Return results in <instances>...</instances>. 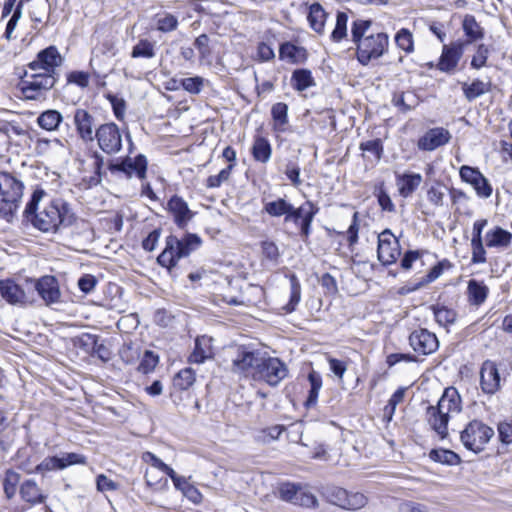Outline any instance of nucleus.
I'll return each instance as SVG.
<instances>
[{
	"mask_svg": "<svg viewBox=\"0 0 512 512\" xmlns=\"http://www.w3.org/2000/svg\"><path fill=\"white\" fill-rule=\"evenodd\" d=\"M45 192L36 189L25 208L26 218L33 226L43 232H56L60 226H70L75 221L74 213L63 200H53L42 210L38 211V204Z\"/></svg>",
	"mask_w": 512,
	"mask_h": 512,
	"instance_id": "obj_1",
	"label": "nucleus"
},
{
	"mask_svg": "<svg viewBox=\"0 0 512 512\" xmlns=\"http://www.w3.org/2000/svg\"><path fill=\"white\" fill-rule=\"evenodd\" d=\"M460 411V396L455 389L449 388L445 390L436 406L427 408V421L430 427L443 439L448 434L449 418Z\"/></svg>",
	"mask_w": 512,
	"mask_h": 512,
	"instance_id": "obj_2",
	"label": "nucleus"
},
{
	"mask_svg": "<svg viewBox=\"0 0 512 512\" xmlns=\"http://www.w3.org/2000/svg\"><path fill=\"white\" fill-rule=\"evenodd\" d=\"M200 245L201 239L195 234H189L183 240L169 236L166 239V247L158 256L157 261L161 266L171 269L179 259L187 257Z\"/></svg>",
	"mask_w": 512,
	"mask_h": 512,
	"instance_id": "obj_3",
	"label": "nucleus"
},
{
	"mask_svg": "<svg viewBox=\"0 0 512 512\" xmlns=\"http://www.w3.org/2000/svg\"><path fill=\"white\" fill-rule=\"evenodd\" d=\"M57 77L42 72L26 71L19 87L27 100L45 99L47 93L55 86Z\"/></svg>",
	"mask_w": 512,
	"mask_h": 512,
	"instance_id": "obj_4",
	"label": "nucleus"
},
{
	"mask_svg": "<svg viewBox=\"0 0 512 512\" xmlns=\"http://www.w3.org/2000/svg\"><path fill=\"white\" fill-rule=\"evenodd\" d=\"M231 357V370L234 373L251 376L257 370L261 357L263 355L259 350L252 349L249 346H233L229 350Z\"/></svg>",
	"mask_w": 512,
	"mask_h": 512,
	"instance_id": "obj_5",
	"label": "nucleus"
},
{
	"mask_svg": "<svg viewBox=\"0 0 512 512\" xmlns=\"http://www.w3.org/2000/svg\"><path fill=\"white\" fill-rule=\"evenodd\" d=\"M23 183L13 175L0 173V210L11 214L23 196Z\"/></svg>",
	"mask_w": 512,
	"mask_h": 512,
	"instance_id": "obj_6",
	"label": "nucleus"
},
{
	"mask_svg": "<svg viewBox=\"0 0 512 512\" xmlns=\"http://www.w3.org/2000/svg\"><path fill=\"white\" fill-rule=\"evenodd\" d=\"M493 435L494 431L491 427L482 421L472 420L461 432L460 439L468 450L479 453L484 450Z\"/></svg>",
	"mask_w": 512,
	"mask_h": 512,
	"instance_id": "obj_7",
	"label": "nucleus"
},
{
	"mask_svg": "<svg viewBox=\"0 0 512 512\" xmlns=\"http://www.w3.org/2000/svg\"><path fill=\"white\" fill-rule=\"evenodd\" d=\"M288 374V368L277 357H271L263 353L257 370L253 372V379L264 381L270 386L278 385Z\"/></svg>",
	"mask_w": 512,
	"mask_h": 512,
	"instance_id": "obj_8",
	"label": "nucleus"
},
{
	"mask_svg": "<svg viewBox=\"0 0 512 512\" xmlns=\"http://www.w3.org/2000/svg\"><path fill=\"white\" fill-rule=\"evenodd\" d=\"M99 149L107 155H115L122 150L123 134L113 122L103 123L95 129V139Z\"/></svg>",
	"mask_w": 512,
	"mask_h": 512,
	"instance_id": "obj_9",
	"label": "nucleus"
},
{
	"mask_svg": "<svg viewBox=\"0 0 512 512\" xmlns=\"http://www.w3.org/2000/svg\"><path fill=\"white\" fill-rule=\"evenodd\" d=\"M0 295L11 305L25 306L34 302L33 287L26 280L24 284H18L11 279L0 281Z\"/></svg>",
	"mask_w": 512,
	"mask_h": 512,
	"instance_id": "obj_10",
	"label": "nucleus"
},
{
	"mask_svg": "<svg viewBox=\"0 0 512 512\" xmlns=\"http://www.w3.org/2000/svg\"><path fill=\"white\" fill-rule=\"evenodd\" d=\"M389 39L385 33L368 35L357 44V59L363 65H367L372 59H377L388 48Z\"/></svg>",
	"mask_w": 512,
	"mask_h": 512,
	"instance_id": "obj_11",
	"label": "nucleus"
},
{
	"mask_svg": "<svg viewBox=\"0 0 512 512\" xmlns=\"http://www.w3.org/2000/svg\"><path fill=\"white\" fill-rule=\"evenodd\" d=\"M279 497L286 502L305 508L316 507L318 504L316 496L311 490L302 484L291 482L282 483L278 488Z\"/></svg>",
	"mask_w": 512,
	"mask_h": 512,
	"instance_id": "obj_12",
	"label": "nucleus"
},
{
	"mask_svg": "<svg viewBox=\"0 0 512 512\" xmlns=\"http://www.w3.org/2000/svg\"><path fill=\"white\" fill-rule=\"evenodd\" d=\"M147 159L139 154L136 157H125L120 161H111L108 169L113 175H124L126 178L136 176L140 180L145 179L147 171Z\"/></svg>",
	"mask_w": 512,
	"mask_h": 512,
	"instance_id": "obj_13",
	"label": "nucleus"
},
{
	"mask_svg": "<svg viewBox=\"0 0 512 512\" xmlns=\"http://www.w3.org/2000/svg\"><path fill=\"white\" fill-rule=\"evenodd\" d=\"M63 57L55 46H49L38 52L36 58L27 67L29 71L42 72L57 77V69L62 65Z\"/></svg>",
	"mask_w": 512,
	"mask_h": 512,
	"instance_id": "obj_14",
	"label": "nucleus"
},
{
	"mask_svg": "<svg viewBox=\"0 0 512 512\" xmlns=\"http://www.w3.org/2000/svg\"><path fill=\"white\" fill-rule=\"evenodd\" d=\"M319 208L311 201H306L298 208L291 204V211L287 213L285 222L293 221L300 226L303 241H307L311 233V224Z\"/></svg>",
	"mask_w": 512,
	"mask_h": 512,
	"instance_id": "obj_15",
	"label": "nucleus"
},
{
	"mask_svg": "<svg viewBox=\"0 0 512 512\" xmlns=\"http://www.w3.org/2000/svg\"><path fill=\"white\" fill-rule=\"evenodd\" d=\"M377 254L383 265L395 263L400 256L399 241L390 230H384L379 234Z\"/></svg>",
	"mask_w": 512,
	"mask_h": 512,
	"instance_id": "obj_16",
	"label": "nucleus"
},
{
	"mask_svg": "<svg viewBox=\"0 0 512 512\" xmlns=\"http://www.w3.org/2000/svg\"><path fill=\"white\" fill-rule=\"evenodd\" d=\"M328 497L333 504L348 510L361 509L368 501L364 494L359 492H348L340 487L332 488L328 492Z\"/></svg>",
	"mask_w": 512,
	"mask_h": 512,
	"instance_id": "obj_17",
	"label": "nucleus"
},
{
	"mask_svg": "<svg viewBox=\"0 0 512 512\" xmlns=\"http://www.w3.org/2000/svg\"><path fill=\"white\" fill-rule=\"evenodd\" d=\"M29 283L33 287V292L37 291L46 305L60 302L61 291L58 280L54 276L45 275L37 280H29Z\"/></svg>",
	"mask_w": 512,
	"mask_h": 512,
	"instance_id": "obj_18",
	"label": "nucleus"
},
{
	"mask_svg": "<svg viewBox=\"0 0 512 512\" xmlns=\"http://www.w3.org/2000/svg\"><path fill=\"white\" fill-rule=\"evenodd\" d=\"M462 181L470 184L478 197L489 198L492 195V186L488 179L477 169L463 165L459 170Z\"/></svg>",
	"mask_w": 512,
	"mask_h": 512,
	"instance_id": "obj_19",
	"label": "nucleus"
},
{
	"mask_svg": "<svg viewBox=\"0 0 512 512\" xmlns=\"http://www.w3.org/2000/svg\"><path fill=\"white\" fill-rule=\"evenodd\" d=\"M73 124L77 135L84 143H91L95 139V118L86 109L77 108L73 116Z\"/></svg>",
	"mask_w": 512,
	"mask_h": 512,
	"instance_id": "obj_20",
	"label": "nucleus"
},
{
	"mask_svg": "<svg viewBox=\"0 0 512 512\" xmlns=\"http://www.w3.org/2000/svg\"><path fill=\"white\" fill-rule=\"evenodd\" d=\"M409 343L415 352L422 355L432 354L439 347L436 335L427 329L413 331L409 336Z\"/></svg>",
	"mask_w": 512,
	"mask_h": 512,
	"instance_id": "obj_21",
	"label": "nucleus"
},
{
	"mask_svg": "<svg viewBox=\"0 0 512 512\" xmlns=\"http://www.w3.org/2000/svg\"><path fill=\"white\" fill-rule=\"evenodd\" d=\"M500 375L496 363L485 360L480 369V386L484 393L495 394L500 389Z\"/></svg>",
	"mask_w": 512,
	"mask_h": 512,
	"instance_id": "obj_22",
	"label": "nucleus"
},
{
	"mask_svg": "<svg viewBox=\"0 0 512 512\" xmlns=\"http://www.w3.org/2000/svg\"><path fill=\"white\" fill-rule=\"evenodd\" d=\"M167 210L179 228H185L194 217V212L190 210L187 202L177 195L170 198Z\"/></svg>",
	"mask_w": 512,
	"mask_h": 512,
	"instance_id": "obj_23",
	"label": "nucleus"
},
{
	"mask_svg": "<svg viewBox=\"0 0 512 512\" xmlns=\"http://www.w3.org/2000/svg\"><path fill=\"white\" fill-rule=\"evenodd\" d=\"M451 139L450 132L442 127L429 129L418 140L417 146L423 151H433L447 144Z\"/></svg>",
	"mask_w": 512,
	"mask_h": 512,
	"instance_id": "obj_24",
	"label": "nucleus"
},
{
	"mask_svg": "<svg viewBox=\"0 0 512 512\" xmlns=\"http://www.w3.org/2000/svg\"><path fill=\"white\" fill-rule=\"evenodd\" d=\"M463 55V45L461 43H453L444 45L437 68L445 73L453 72Z\"/></svg>",
	"mask_w": 512,
	"mask_h": 512,
	"instance_id": "obj_25",
	"label": "nucleus"
},
{
	"mask_svg": "<svg viewBox=\"0 0 512 512\" xmlns=\"http://www.w3.org/2000/svg\"><path fill=\"white\" fill-rule=\"evenodd\" d=\"M488 224L486 219H480L474 222L472 229V263L480 264L486 262V251L484 248V239L482 238V232L485 226Z\"/></svg>",
	"mask_w": 512,
	"mask_h": 512,
	"instance_id": "obj_26",
	"label": "nucleus"
},
{
	"mask_svg": "<svg viewBox=\"0 0 512 512\" xmlns=\"http://www.w3.org/2000/svg\"><path fill=\"white\" fill-rule=\"evenodd\" d=\"M511 240L512 234L497 226L485 234L483 244L485 243L488 248L506 249L510 246Z\"/></svg>",
	"mask_w": 512,
	"mask_h": 512,
	"instance_id": "obj_27",
	"label": "nucleus"
},
{
	"mask_svg": "<svg viewBox=\"0 0 512 512\" xmlns=\"http://www.w3.org/2000/svg\"><path fill=\"white\" fill-rule=\"evenodd\" d=\"M422 176L419 173H403L397 175L396 184L399 194L407 198L411 196L422 183Z\"/></svg>",
	"mask_w": 512,
	"mask_h": 512,
	"instance_id": "obj_28",
	"label": "nucleus"
},
{
	"mask_svg": "<svg viewBox=\"0 0 512 512\" xmlns=\"http://www.w3.org/2000/svg\"><path fill=\"white\" fill-rule=\"evenodd\" d=\"M21 498L31 505L42 504L46 500L41 488L34 480H26L20 486Z\"/></svg>",
	"mask_w": 512,
	"mask_h": 512,
	"instance_id": "obj_29",
	"label": "nucleus"
},
{
	"mask_svg": "<svg viewBox=\"0 0 512 512\" xmlns=\"http://www.w3.org/2000/svg\"><path fill=\"white\" fill-rule=\"evenodd\" d=\"M212 355V338L203 335L196 338L195 348L189 360L194 363H203L206 359L211 358Z\"/></svg>",
	"mask_w": 512,
	"mask_h": 512,
	"instance_id": "obj_30",
	"label": "nucleus"
},
{
	"mask_svg": "<svg viewBox=\"0 0 512 512\" xmlns=\"http://www.w3.org/2000/svg\"><path fill=\"white\" fill-rule=\"evenodd\" d=\"M489 294V288L482 281L471 279L468 281L467 296L468 302L473 306L482 305Z\"/></svg>",
	"mask_w": 512,
	"mask_h": 512,
	"instance_id": "obj_31",
	"label": "nucleus"
},
{
	"mask_svg": "<svg viewBox=\"0 0 512 512\" xmlns=\"http://www.w3.org/2000/svg\"><path fill=\"white\" fill-rule=\"evenodd\" d=\"M279 55L282 60H287L290 63H300L306 59V50L287 42L280 46Z\"/></svg>",
	"mask_w": 512,
	"mask_h": 512,
	"instance_id": "obj_32",
	"label": "nucleus"
},
{
	"mask_svg": "<svg viewBox=\"0 0 512 512\" xmlns=\"http://www.w3.org/2000/svg\"><path fill=\"white\" fill-rule=\"evenodd\" d=\"M491 83L480 79L474 80L471 84L463 83L462 90L468 101H472L490 91Z\"/></svg>",
	"mask_w": 512,
	"mask_h": 512,
	"instance_id": "obj_33",
	"label": "nucleus"
},
{
	"mask_svg": "<svg viewBox=\"0 0 512 512\" xmlns=\"http://www.w3.org/2000/svg\"><path fill=\"white\" fill-rule=\"evenodd\" d=\"M62 120L63 117L59 111L50 109L42 112L38 116L37 123L42 129L47 131H55L58 129Z\"/></svg>",
	"mask_w": 512,
	"mask_h": 512,
	"instance_id": "obj_34",
	"label": "nucleus"
},
{
	"mask_svg": "<svg viewBox=\"0 0 512 512\" xmlns=\"http://www.w3.org/2000/svg\"><path fill=\"white\" fill-rule=\"evenodd\" d=\"M272 154V148L269 141L261 136L255 138L252 146L253 158L261 163H267Z\"/></svg>",
	"mask_w": 512,
	"mask_h": 512,
	"instance_id": "obj_35",
	"label": "nucleus"
},
{
	"mask_svg": "<svg viewBox=\"0 0 512 512\" xmlns=\"http://www.w3.org/2000/svg\"><path fill=\"white\" fill-rule=\"evenodd\" d=\"M462 28L469 43L480 40L484 37L482 27L477 23L475 17L472 15H466L464 17Z\"/></svg>",
	"mask_w": 512,
	"mask_h": 512,
	"instance_id": "obj_36",
	"label": "nucleus"
},
{
	"mask_svg": "<svg viewBox=\"0 0 512 512\" xmlns=\"http://www.w3.org/2000/svg\"><path fill=\"white\" fill-rule=\"evenodd\" d=\"M326 19V13L322 6L318 3H315L310 6L308 21L310 23L311 28L317 32L322 33L324 30V24Z\"/></svg>",
	"mask_w": 512,
	"mask_h": 512,
	"instance_id": "obj_37",
	"label": "nucleus"
},
{
	"mask_svg": "<svg viewBox=\"0 0 512 512\" xmlns=\"http://www.w3.org/2000/svg\"><path fill=\"white\" fill-rule=\"evenodd\" d=\"M271 114L274 121V129L284 132L285 126L288 123V106L285 103L278 102L272 106Z\"/></svg>",
	"mask_w": 512,
	"mask_h": 512,
	"instance_id": "obj_38",
	"label": "nucleus"
},
{
	"mask_svg": "<svg viewBox=\"0 0 512 512\" xmlns=\"http://www.w3.org/2000/svg\"><path fill=\"white\" fill-rule=\"evenodd\" d=\"M292 86L298 91H304L314 85L312 74L309 70H295L291 77Z\"/></svg>",
	"mask_w": 512,
	"mask_h": 512,
	"instance_id": "obj_39",
	"label": "nucleus"
},
{
	"mask_svg": "<svg viewBox=\"0 0 512 512\" xmlns=\"http://www.w3.org/2000/svg\"><path fill=\"white\" fill-rule=\"evenodd\" d=\"M145 480L147 486L154 491H164L168 488V479L160 475L159 470L146 469Z\"/></svg>",
	"mask_w": 512,
	"mask_h": 512,
	"instance_id": "obj_40",
	"label": "nucleus"
},
{
	"mask_svg": "<svg viewBox=\"0 0 512 512\" xmlns=\"http://www.w3.org/2000/svg\"><path fill=\"white\" fill-rule=\"evenodd\" d=\"M290 288L291 291L289 302L282 308L286 313H292L295 311L301 300V286L298 278L294 274L290 276Z\"/></svg>",
	"mask_w": 512,
	"mask_h": 512,
	"instance_id": "obj_41",
	"label": "nucleus"
},
{
	"mask_svg": "<svg viewBox=\"0 0 512 512\" xmlns=\"http://www.w3.org/2000/svg\"><path fill=\"white\" fill-rule=\"evenodd\" d=\"M264 210L272 217H286L287 213L291 211V204L283 198H278L274 201L266 202Z\"/></svg>",
	"mask_w": 512,
	"mask_h": 512,
	"instance_id": "obj_42",
	"label": "nucleus"
},
{
	"mask_svg": "<svg viewBox=\"0 0 512 512\" xmlns=\"http://www.w3.org/2000/svg\"><path fill=\"white\" fill-rule=\"evenodd\" d=\"M155 56V42H151L148 39H141L133 47L131 52L132 58H153Z\"/></svg>",
	"mask_w": 512,
	"mask_h": 512,
	"instance_id": "obj_43",
	"label": "nucleus"
},
{
	"mask_svg": "<svg viewBox=\"0 0 512 512\" xmlns=\"http://www.w3.org/2000/svg\"><path fill=\"white\" fill-rule=\"evenodd\" d=\"M194 382V371L191 368H185L175 375L173 379V386L179 390H187L194 384Z\"/></svg>",
	"mask_w": 512,
	"mask_h": 512,
	"instance_id": "obj_44",
	"label": "nucleus"
},
{
	"mask_svg": "<svg viewBox=\"0 0 512 512\" xmlns=\"http://www.w3.org/2000/svg\"><path fill=\"white\" fill-rule=\"evenodd\" d=\"M21 476L14 470H7L3 479V490L8 499L15 496Z\"/></svg>",
	"mask_w": 512,
	"mask_h": 512,
	"instance_id": "obj_45",
	"label": "nucleus"
},
{
	"mask_svg": "<svg viewBox=\"0 0 512 512\" xmlns=\"http://www.w3.org/2000/svg\"><path fill=\"white\" fill-rule=\"evenodd\" d=\"M429 457L442 464L457 465L460 463V457L451 450L434 449L429 453Z\"/></svg>",
	"mask_w": 512,
	"mask_h": 512,
	"instance_id": "obj_46",
	"label": "nucleus"
},
{
	"mask_svg": "<svg viewBox=\"0 0 512 512\" xmlns=\"http://www.w3.org/2000/svg\"><path fill=\"white\" fill-rule=\"evenodd\" d=\"M24 1L25 0H19V2L17 3V5H16V7L14 9L13 14L11 15L10 19L7 22L6 29H5V32H4V37L7 40H11V39L15 38L14 31H15V29L17 27V24H18L19 20L22 17V10H23V6H24Z\"/></svg>",
	"mask_w": 512,
	"mask_h": 512,
	"instance_id": "obj_47",
	"label": "nucleus"
},
{
	"mask_svg": "<svg viewBox=\"0 0 512 512\" xmlns=\"http://www.w3.org/2000/svg\"><path fill=\"white\" fill-rule=\"evenodd\" d=\"M64 464L61 462L59 457H47L40 464H38L34 470H26L27 473H41L44 474L48 471L62 470Z\"/></svg>",
	"mask_w": 512,
	"mask_h": 512,
	"instance_id": "obj_48",
	"label": "nucleus"
},
{
	"mask_svg": "<svg viewBox=\"0 0 512 512\" xmlns=\"http://www.w3.org/2000/svg\"><path fill=\"white\" fill-rule=\"evenodd\" d=\"M395 42L398 48L406 53H412L414 51L413 35L406 28H402L396 33Z\"/></svg>",
	"mask_w": 512,
	"mask_h": 512,
	"instance_id": "obj_49",
	"label": "nucleus"
},
{
	"mask_svg": "<svg viewBox=\"0 0 512 512\" xmlns=\"http://www.w3.org/2000/svg\"><path fill=\"white\" fill-rule=\"evenodd\" d=\"M447 188L441 183H436L427 190V200L436 207L444 205Z\"/></svg>",
	"mask_w": 512,
	"mask_h": 512,
	"instance_id": "obj_50",
	"label": "nucleus"
},
{
	"mask_svg": "<svg viewBox=\"0 0 512 512\" xmlns=\"http://www.w3.org/2000/svg\"><path fill=\"white\" fill-rule=\"evenodd\" d=\"M283 431L284 427L281 425L268 427L259 431V433L256 435V440L260 443L268 444L272 441L277 440Z\"/></svg>",
	"mask_w": 512,
	"mask_h": 512,
	"instance_id": "obj_51",
	"label": "nucleus"
},
{
	"mask_svg": "<svg viewBox=\"0 0 512 512\" xmlns=\"http://www.w3.org/2000/svg\"><path fill=\"white\" fill-rule=\"evenodd\" d=\"M308 379L311 385L309 395L306 401L307 406L315 405L319 395V391L322 387V379L319 374L312 372L308 375Z\"/></svg>",
	"mask_w": 512,
	"mask_h": 512,
	"instance_id": "obj_52",
	"label": "nucleus"
},
{
	"mask_svg": "<svg viewBox=\"0 0 512 512\" xmlns=\"http://www.w3.org/2000/svg\"><path fill=\"white\" fill-rule=\"evenodd\" d=\"M490 54V49L485 44H479L476 47L475 53L471 59V67L474 69H481L486 66L488 56Z\"/></svg>",
	"mask_w": 512,
	"mask_h": 512,
	"instance_id": "obj_53",
	"label": "nucleus"
},
{
	"mask_svg": "<svg viewBox=\"0 0 512 512\" xmlns=\"http://www.w3.org/2000/svg\"><path fill=\"white\" fill-rule=\"evenodd\" d=\"M348 16L344 12H338L336 16V25L331 34L334 41L339 42L347 35Z\"/></svg>",
	"mask_w": 512,
	"mask_h": 512,
	"instance_id": "obj_54",
	"label": "nucleus"
},
{
	"mask_svg": "<svg viewBox=\"0 0 512 512\" xmlns=\"http://www.w3.org/2000/svg\"><path fill=\"white\" fill-rule=\"evenodd\" d=\"M234 164H229L226 168L222 169L217 175H211L207 178L206 186L208 188H218L230 178Z\"/></svg>",
	"mask_w": 512,
	"mask_h": 512,
	"instance_id": "obj_55",
	"label": "nucleus"
},
{
	"mask_svg": "<svg viewBox=\"0 0 512 512\" xmlns=\"http://www.w3.org/2000/svg\"><path fill=\"white\" fill-rule=\"evenodd\" d=\"M374 194L377 197L378 203L382 210L387 212L395 211V205L393 204L390 196L386 192L383 183L375 187Z\"/></svg>",
	"mask_w": 512,
	"mask_h": 512,
	"instance_id": "obj_56",
	"label": "nucleus"
},
{
	"mask_svg": "<svg viewBox=\"0 0 512 512\" xmlns=\"http://www.w3.org/2000/svg\"><path fill=\"white\" fill-rule=\"evenodd\" d=\"M142 459L145 463L149 464L148 469L159 470L161 473L168 474L172 469L170 466L165 464L161 459H159L156 455L151 452H145L142 456Z\"/></svg>",
	"mask_w": 512,
	"mask_h": 512,
	"instance_id": "obj_57",
	"label": "nucleus"
},
{
	"mask_svg": "<svg viewBox=\"0 0 512 512\" xmlns=\"http://www.w3.org/2000/svg\"><path fill=\"white\" fill-rule=\"evenodd\" d=\"M434 316L437 323L442 326L452 324L456 320V312L446 307L435 308Z\"/></svg>",
	"mask_w": 512,
	"mask_h": 512,
	"instance_id": "obj_58",
	"label": "nucleus"
},
{
	"mask_svg": "<svg viewBox=\"0 0 512 512\" xmlns=\"http://www.w3.org/2000/svg\"><path fill=\"white\" fill-rule=\"evenodd\" d=\"M405 392H406V389L403 387H400L394 392V394L389 399L388 404L384 409L385 415L388 417V420H391L397 405L403 402L404 397H405Z\"/></svg>",
	"mask_w": 512,
	"mask_h": 512,
	"instance_id": "obj_59",
	"label": "nucleus"
},
{
	"mask_svg": "<svg viewBox=\"0 0 512 512\" xmlns=\"http://www.w3.org/2000/svg\"><path fill=\"white\" fill-rule=\"evenodd\" d=\"M371 26V22L367 20H357L353 23L352 26V40L355 43H358L361 39L366 38V32Z\"/></svg>",
	"mask_w": 512,
	"mask_h": 512,
	"instance_id": "obj_60",
	"label": "nucleus"
},
{
	"mask_svg": "<svg viewBox=\"0 0 512 512\" xmlns=\"http://www.w3.org/2000/svg\"><path fill=\"white\" fill-rule=\"evenodd\" d=\"M158 363V356L154 355L151 351H146L138 366V370L144 374L150 373L154 370Z\"/></svg>",
	"mask_w": 512,
	"mask_h": 512,
	"instance_id": "obj_61",
	"label": "nucleus"
},
{
	"mask_svg": "<svg viewBox=\"0 0 512 512\" xmlns=\"http://www.w3.org/2000/svg\"><path fill=\"white\" fill-rule=\"evenodd\" d=\"M204 79L202 77H189L184 78L181 81L182 87L189 93L198 94L201 92L203 87Z\"/></svg>",
	"mask_w": 512,
	"mask_h": 512,
	"instance_id": "obj_62",
	"label": "nucleus"
},
{
	"mask_svg": "<svg viewBox=\"0 0 512 512\" xmlns=\"http://www.w3.org/2000/svg\"><path fill=\"white\" fill-rule=\"evenodd\" d=\"M178 20L172 14H165L157 20V29L162 32H170L177 28Z\"/></svg>",
	"mask_w": 512,
	"mask_h": 512,
	"instance_id": "obj_63",
	"label": "nucleus"
},
{
	"mask_svg": "<svg viewBox=\"0 0 512 512\" xmlns=\"http://www.w3.org/2000/svg\"><path fill=\"white\" fill-rule=\"evenodd\" d=\"M107 98L112 105L115 117L120 121L124 120L126 110L125 101L116 95H108Z\"/></svg>",
	"mask_w": 512,
	"mask_h": 512,
	"instance_id": "obj_64",
	"label": "nucleus"
}]
</instances>
